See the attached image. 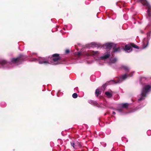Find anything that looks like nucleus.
<instances>
[{
  "mask_svg": "<svg viewBox=\"0 0 151 151\" xmlns=\"http://www.w3.org/2000/svg\"><path fill=\"white\" fill-rule=\"evenodd\" d=\"M133 47L134 48H138V46L136 45H134V46H133Z\"/></svg>",
  "mask_w": 151,
  "mask_h": 151,
  "instance_id": "obj_25",
  "label": "nucleus"
},
{
  "mask_svg": "<svg viewBox=\"0 0 151 151\" xmlns=\"http://www.w3.org/2000/svg\"><path fill=\"white\" fill-rule=\"evenodd\" d=\"M91 46L93 47H97L99 46V44L98 43H95L94 42H92L90 43Z\"/></svg>",
  "mask_w": 151,
  "mask_h": 151,
  "instance_id": "obj_13",
  "label": "nucleus"
},
{
  "mask_svg": "<svg viewBox=\"0 0 151 151\" xmlns=\"http://www.w3.org/2000/svg\"><path fill=\"white\" fill-rule=\"evenodd\" d=\"M110 56V55L109 52L108 53L106 54H105L103 56L99 58V59L100 60H105L107 59Z\"/></svg>",
  "mask_w": 151,
  "mask_h": 151,
  "instance_id": "obj_7",
  "label": "nucleus"
},
{
  "mask_svg": "<svg viewBox=\"0 0 151 151\" xmlns=\"http://www.w3.org/2000/svg\"><path fill=\"white\" fill-rule=\"evenodd\" d=\"M113 45V44L112 43H107L105 44V46L106 47V48L109 49Z\"/></svg>",
  "mask_w": 151,
  "mask_h": 151,
  "instance_id": "obj_9",
  "label": "nucleus"
},
{
  "mask_svg": "<svg viewBox=\"0 0 151 151\" xmlns=\"http://www.w3.org/2000/svg\"><path fill=\"white\" fill-rule=\"evenodd\" d=\"M145 104H146V103L145 102L144 104L143 105H142V106H141V105H140L138 106L137 107V109H140L141 108H142L144 106H145Z\"/></svg>",
  "mask_w": 151,
  "mask_h": 151,
  "instance_id": "obj_20",
  "label": "nucleus"
},
{
  "mask_svg": "<svg viewBox=\"0 0 151 151\" xmlns=\"http://www.w3.org/2000/svg\"><path fill=\"white\" fill-rule=\"evenodd\" d=\"M148 40H147V45H146V46L145 47H144V48H146V47L147 46V45H148Z\"/></svg>",
  "mask_w": 151,
  "mask_h": 151,
  "instance_id": "obj_29",
  "label": "nucleus"
},
{
  "mask_svg": "<svg viewBox=\"0 0 151 151\" xmlns=\"http://www.w3.org/2000/svg\"><path fill=\"white\" fill-rule=\"evenodd\" d=\"M88 102L89 103L95 106H96L98 104L96 102L94 101L90 100L88 101Z\"/></svg>",
  "mask_w": 151,
  "mask_h": 151,
  "instance_id": "obj_12",
  "label": "nucleus"
},
{
  "mask_svg": "<svg viewBox=\"0 0 151 151\" xmlns=\"http://www.w3.org/2000/svg\"><path fill=\"white\" fill-rule=\"evenodd\" d=\"M122 67L124 68L125 70L127 72H128L129 70V68L126 66H122Z\"/></svg>",
  "mask_w": 151,
  "mask_h": 151,
  "instance_id": "obj_15",
  "label": "nucleus"
},
{
  "mask_svg": "<svg viewBox=\"0 0 151 151\" xmlns=\"http://www.w3.org/2000/svg\"><path fill=\"white\" fill-rule=\"evenodd\" d=\"M143 5L146 6L147 9V18L148 20L151 22V6L146 0H139Z\"/></svg>",
  "mask_w": 151,
  "mask_h": 151,
  "instance_id": "obj_4",
  "label": "nucleus"
},
{
  "mask_svg": "<svg viewBox=\"0 0 151 151\" xmlns=\"http://www.w3.org/2000/svg\"><path fill=\"white\" fill-rule=\"evenodd\" d=\"M112 114H116V113L114 111H113Z\"/></svg>",
  "mask_w": 151,
  "mask_h": 151,
  "instance_id": "obj_31",
  "label": "nucleus"
},
{
  "mask_svg": "<svg viewBox=\"0 0 151 151\" xmlns=\"http://www.w3.org/2000/svg\"><path fill=\"white\" fill-rule=\"evenodd\" d=\"M117 59L116 58H114L110 59V62L109 63V65H111V63H115L117 61Z\"/></svg>",
  "mask_w": 151,
  "mask_h": 151,
  "instance_id": "obj_11",
  "label": "nucleus"
},
{
  "mask_svg": "<svg viewBox=\"0 0 151 151\" xmlns=\"http://www.w3.org/2000/svg\"><path fill=\"white\" fill-rule=\"evenodd\" d=\"M70 144L74 148H75L76 147V145H75V144L73 142V141L71 142H70Z\"/></svg>",
  "mask_w": 151,
  "mask_h": 151,
  "instance_id": "obj_17",
  "label": "nucleus"
},
{
  "mask_svg": "<svg viewBox=\"0 0 151 151\" xmlns=\"http://www.w3.org/2000/svg\"><path fill=\"white\" fill-rule=\"evenodd\" d=\"M124 50L127 52H129L132 51V47L129 45H125L124 48Z\"/></svg>",
  "mask_w": 151,
  "mask_h": 151,
  "instance_id": "obj_6",
  "label": "nucleus"
},
{
  "mask_svg": "<svg viewBox=\"0 0 151 151\" xmlns=\"http://www.w3.org/2000/svg\"><path fill=\"white\" fill-rule=\"evenodd\" d=\"M60 58L58 54H54L52 55V57L47 58H40L38 59L34 58V61H38L40 64L47 65L51 64L53 65H56L60 63Z\"/></svg>",
  "mask_w": 151,
  "mask_h": 151,
  "instance_id": "obj_1",
  "label": "nucleus"
},
{
  "mask_svg": "<svg viewBox=\"0 0 151 151\" xmlns=\"http://www.w3.org/2000/svg\"><path fill=\"white\" fill-rule=\"evenodd\" d=\"M78 145H79V146H80V145H80V143H79V142H78Z\"/></svg>",
  "mask_w": 151,
  "mask_h": 151,
  "instance_id": "obj_32",
  "label": "nucleus"
},
{
  "mask_svg": "<svg viewBox=\"0 0 151 151\" xmlns=\"http://www.w3.org/2000/svg\"><path fill=\"white\" fill-rule=\"evenodd\" d=\"M145 79V77H142L140 79L141 81H143Z\"/></svg>",
  "mask_w": 151,
  "mask_h": 151,
  "instance_id": "obj_26",
  "label": "nucleus"
},
{
  "mask_svg": "<svg viewBox=\"0 0 151 151\" xmlns=\"http://www.w3.org/2000/svg\"><path fill=\"white\" fill-rule=\"evenodd\" d=\"M150 91H151V85H147L144 87L140 94V97L138 99V102L140 103L143 101L145 99L146 95Z\"/></svg>",
  "mask_w": 151,
  "mask_h": 151,
  "instance_id": "obj_3",
  "label": "nucleus"
},
{
  "mask_svg": "<svg viewBox=\"0 0 151 151\" xmlns=\"http://www.w3.org/2000/svg\"><path fill=\"white\" fill-rule=\"evenodd\" d=\"M134 72H131L130 75L124 74L121 76L119 79V80L117 82H114L115 83H120L122 82V81L125 80L128 77H131L132 76V74Z\"/></svg>",
  "mask_w": 151,
  "mask_h": 151,
  "instance_id": "obj_5",
  "label": "nucleus"
},
{
  "mask_svg": "<svg viewBox=\"0 0 151 151\" xmlns=\"http://www.w3.org/2000/svg\"><path fill=\"white\" fill-rule=\"evenodd\" d=\"M106 84H104L102 86V87L103 88L104 90L106 88Z\"/></svg>",
  "mask_w": 151,
  "mask_h": 151,
  "instance_id": "obj_24",
  "label": "nucleus"
},
{
  "mask_svg": "<svg viewBox=\"0 0 151 151\" xmlns=\"http://www.w3.org/2000/svg\"><path fill=\"white\" fill-rule=\"evenodd\" d=\"M72 97L74 98H76L78 97V95L76 93H74L73 94Z\"/></svg>",
  "mask_w": 151,
  "mask_h": 151,
  "instance_id": "obj_19",
  "label": "nucleus"
},
{
  "mask_svg": "<svg viewBox=\"0 0 151 151\" xmlns=\"http://www.w3.org/2000/svg\"><path fill=\"white\" fill-rule=\"evenodd\" d=\"M69 52V50L68 49H67L65 50V53H68Z\"/></svg>",
  "mask_w": 151,
  "mask_h": 151,
  "instance_id": "obj_28",
  "label": "nucleus"
},
{
  "mask_svg": "<svg viewBox=\"0 0 151 151\" xmlns=\"http://www.w3.org/2000/svg\"><path fill=\"white\" fill-rule=\"evenodd\" d=\"M2 103L3 104V105L4 106H5L6 105V104L5 102H2Z\"/></svg>",
  "mask_w": 151,
  "mask_h": 151,
  "instance_id": "obj_30",
  "label": "nucleus"
},
{
  "mask_svg": "<svg viewBox=\"0 0 151 151\" xmlns=\"http://www.w3.org/2000/svg\"><path fill=\"white\" fill-rule=\"evenodd\" d=\"M126 19V20H127V19Z\"/></svg>",
  "mask_w": 151,
  "mask_h": 151,
  "instance_id": "obj_33",
  "label": "nucleus"
},
{
  "mask_svg": "<svg viewBox=\"0 0 151 151\" xmlns=\"http://www.w3.org/2000/svg\"><path fill=\"white\" fill-rule=\"evenodd\" d=\"M119 106L122 108H127L128 106V104L127 103L121 104L119 105Z\"/></svg>",
  "mask_w": 151,
  "mask_h": 151,
  "instance_id": "obj_10",
  "label": "nucleus"
},
{
  "mask_svg": "<svg viewBox=\"0 0 151 151\" xmlns=\"http://www.w3.org/2000/svg\"><path fill=\"white\" fill-rule=\"evenodd\" d=\"M116 111H118V112L119 113H122V109H116Z\"/></svg>",
  "mask_w": 151,
  "mask_h": 151,
  "instance_id": "obj_21",
  "label": "nucleus"
},
{
  "mask_svg": "<svg viewBox=\"0 0 151 151\" xmlns=\"http://www.w3.org/2000/svg\"><path fill=\"white\" fill-rule=\"evenodd\" d=\"M26 56L20 55L19 57L17 58H13L11 59L10 62H7L5 60L0 61V68H9L13 67L14 65H17L20 64L22 60L27 58Z\"/></svg>",
  "mask_w": 151,
  "mask_h": 151,
  "instance_id": "obj_2",
  "label": "nucleus"
},
{
  "mask_svg": "<svg viewBox=\"0 0 151 151\" xmlns=\"http://www.w3.org/2000/svg\"><path fill=\"white\" fill-rule=\"evenodd\" d=\"M105 94L108 98H110L112 96V94L109 92L107 91L105 93Z\"/></svg>",
  "mask_w": 151,
  "mask_h": 151,
  "instance_id": "obj_14",
  "label": "nucleus"
},
{
  "mask_svg": "<svg viewBox=\"0 0 151 151\" xmlns=\"http://www.w3.org/2000/svg\"><path fill=\"white\" fill-rule=\"evenodd\" d=\"M99 54L100 53L98 51H93L90 52L89 53H88V55H92L94 56L98 57Z\"/></svg>",
  "mask_w": 151,
  "mask_h": 151,
  "instance_id": "obj_8",
  "label": "nucleus"
},
{
  "mask_svg": "<svg viewBox=\"0 0 151 151\" xmlns=\"http://www.w3.org/2000/svg\"><path fill=\"white\" fill-rule=\"evenodd\" d=\"M74 90L75 91L78 92H79L78 91V88L77 87L76 88H74Z\"/></svg>",
  "mask_w": 151,
  "mask_h": 151,
  "instance_id": "obj_27",
  "label": "nucleus"
},
{
  "mask_svg": "<svg viewBox=\"0 0 151 151\" xmlns=\"http://www.w3.org/2000/svg\"><path fill=\"white\" fill-rule=\"evenodd\" d=\"M114 52H119L121 50V49L120 47H117L114 49Z\"/></svg>",
  "mask_w": 151,
  "mask_h": 151,
  "instance_id": "obj_16",
  "label": "nucleus"
},
{
  "mask_svg": "<svg viewBox=\"0 0 151 151\" xmlns=\"http://www.w3.org/2000/svg\"><path fill=\"white\" fill-rule=\"evenodd\" d=\"M75 55L78 56H80L81 55V53L80 52H77L75 53Z\"/></svg>",
  "mask_w": 151,
  "mask_h": 151,
  "instance_id": "obj_23",
  "label": "nucleus"
},
{
  "mask_svg": "<svg viewBox=\"0 0 151 151\" xmlns=\"http://www.w3.org/2000/svg\"><path fill=\"white\" fill-rule=\"evenodd\" d=\"M96 95L97 96H98L99 94V89H96L95 92Z\"/></svg>",
  "mask_w": 151,
  "mask_h": 151,
  "instance_id": "obj_18",
  "label": "nucleus"
},
{
  "mask_svg": "<svg viewBox=\"0 0 151 151\" xmlns=\"http://www.w3.org/2000/svg\"><path fill=\"white\" fill-rule=\"evenodd\" d=\"M147 133L148 135H150L151 134V131L150 130H148L147 132Z\"/></svg>",
  "mask_w": 151,
  "mask_h": 151,
  "instance_id": "obj_22",
  "label": "nucleus"
}]
</instances>
